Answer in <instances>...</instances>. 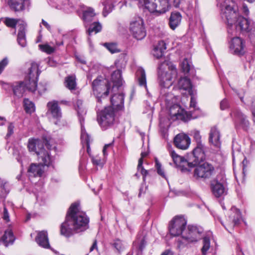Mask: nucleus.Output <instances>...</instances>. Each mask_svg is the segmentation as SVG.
Returning a JSON list of instances; mask_svg holds the SVG:
<instances>
[{
	"instance_id": "0eeeda50",
	"label": "nucleus",
	"mask_w": 255,
	"mask_h": 255,
	"mask_svg": "<svg viewBox=\"0 0 255 255\" xmlns=\"http://www.w3.org/2000/svg\"><path fill=\"white\" fill-rule=\"evenodd\" d=\"M102 106H96L97 121L101 128L106 130L114 124L115 120V109L112 106H108L100 110Z\"/></svg>"
},
{
	"instance_id": "423d86ee",
	"label": "nucleus",
	"mask_w": 255,
	"mask_h": 255,
	"mask_svg": "<svg viewBox=\"0 0 255 255\" xmlns=\"http://www.w3.org/2000/svg\"><path fill=\"white\" fill-rule=\"evenodd\" d=\"M158 78L160 86L168 88L173 83V76H176L177 71L174 66L168 65L166 60L161 63L158 67Z\"/></svg>"
},
{
	"instance_id": "b1692460",
	"label": "nucleus",
	"mask_w": 255,
	"mask_h": 255,
	"mask_svg": "<svg viewBox=\"0 0 255 255\" xmlns=\"http://www.w3.org/2000/svg\"><path fill=\"white\" fill-rule=\"evenodd\" d=\"M14 96L18 98H21L25 91L26 87L23 82H16L11 85Z\"/></svg>"
},
{
	"instance_id": "4c0bfd02",
	"label": "nucleus",
	"mask_w": 255,
	"mask_h": 255,
	"mask_svg": "<svg viewBox=\"0 0 255 255\" xmlns=\"http://www.w3.org/2000/svg\"><path fill=\"white\" fill-rule=\"evenodd\" d=\"M111 245L115 249V252L118 253L119 254H121L125 249V245L124 243L122 241L119 239L115 240Z\"/></svg>"
},
{
	"instance_id": "4468645a",
	"label": "nucleus",
	"mask_w": 255,
	"mask_h": 255,
	"mask_svg": "<svg viewBox=\"0 0 255 255\" xmlns=\"http://www.w3.org/2000/svg\"><path fill=\"white\" fill-rule=\"evenodd\" d=\"M241 219V214L240 211L237 208L233 207L231 208L230 215L229 216V220L224 224L221 222V224L225 227V228L228 230L229 229L233 228L236 225L240 223Z\"/></svg>"
},
{
	"instance_id": "c756f323",
	"label": "nucleus",
	"mask_w": 255,
	"mask_h": 255,
	"mask_svg": "<svg viewBox=\"0 0 255 255\" xmlns=\"http://www.w3.org/2000/svg\"><path fill=\"white\" fill-rule=\"evenodd\" d=\"M183 111L181 107L177 104L171 106L169 110V114L172 118L175 117L176 119L182 118Z\"/></svg>"
},
{
	"instance_id": "cd10ccee",
	"label": "nucleus",
	"mask_w": 255,
	"mask_h": 255,
	"mask_svg": "<svg viewBox=\"0 0 255 255\" xmlns=\"http://www.w3.org/2000/svg\"><path fill=\"white\" fill-rule=\"evenodd\" d=\"M178 87L180 89L187 91L190 95H192V85L190 79L187 77L180 78L178 81Z\"/></svg>"
},
{
	"instance_id": "0e129e2a",
	"label": "nucleus",
	"mask_w": 255,
	"mask_h": 255,
	"mask_svg": "<svg viewBox=\"0 0 255 255\" xmlns=\"http://www.w3.org/2000/svg\"><path fill=\"white\" fill-rule=\"evenodd\" d=\"M196 102L193 96L191 97V100H190V107H192L195 108L196 106Z\"/></svg>"
},
{
	"instance_id": "58836bf2",
	"label": "nucleus",
	"mask_w": 255,
	"mask_h": 255,
	"mask_svg": "<svg viewBox=\"0 0 255 255\" xmlns=\"http://www.w3.org/2000/svg\"><path fill=\"white\" fill-rule=\"evenodd\" d=\"M7 182L0 178V198H4L9 192Z\"/></svg>"
},
{
	"instance_id": "09e8293b",
	"label": "nucleus",
	"mask_w": 255,
	"mask_h": 255,
	"mask_svg": "<svg viewBox=\"0 0 255 255\" xmlns=\"http://www.w3.org/2000/svg\"><path fill=\"white\" fill-rule=\"evenodd\" d=\"M39 47L42 51L48 54H51L54 51V48L48 44H40L39 45Z\"/></svg>"
},
{
	"instance_id": "4d7b16f0",
	"label": "nucleus",
	"mask_w": 255,
	"mask_h": 255,
	"mask_svg": "<svg viewBox=\"0 0 255 255\" xmlns=\"http://www.w3.org/2000/svg\"><path fill=\"white\" fill-rule=\"evenodd\" d=\"M92 162L94 165H101L102 162L100 158L98 156L93 157L92 159Z\"/></svg>"
},
{
	"instance_id": "f257e3e1",
	"label": "nucleus",
	"mask_w": 255,
	"mask_h": 255,
	"mask_svg": "<svg viewBox=\"0 0 255 255\" xmlns=\"http://www.w3.org/2000/svg\"><path fill=\"white\" fill-rule=\"evenodd\" d=\"M89 219L86 214L80 211L79 204H71L67 211L65 221L60 226V234L69 237L86 231L89 228Z\"/></svg>"
},
{
	"instance_id": "e2e57ef3",
	"label": "nucleus",
	"mask_w": 255,
	"mask_h": 255,
	"mask_svg": "<svg viewBox=\"0 0 255 255\" xmlns=\"http://www.w3.org/2000/svg\"><path fill=\"white\" fill-rule=\"evenodd\" d=\"M243 12L245 15L248 16L249 14V10L246 5H244L242 8Z\"/></svg>"
},
{
	"instance_id": "052dcab7",
	"label": "nucleus",
	"mask_w": 255,
	"mask_h": 255,
	"mask_svg": "<svg viewBox=\"0 0 255 255\" xmlns=\"http://www.w3.org/2000/svg\"><path fill=\"white\" fill-rule=\"evenodd\" d=\"M36 89L40 94H42L46 90V88L41 84H39L38 86H37Z\"/></svg>"
},
{
	"instance_id": "774afa93",
	"label": "nucleus",
	"mask_w": 255,
	"mask_h": 255,
	"mask_svg": "<svg viewBox=\"0 0 255 255\" xmlns=\"http://www.w3.org/2000/svg\"><path fill=\"white\" fill-rule=\"evenodd\" d=\"M42 23L43 24L44 26H45V27L49 30L50 29V25L44 20H42Z\"/></svg>"
},
{
	"instance_id": "37998d69",
	"label": "nucleus",
	"mask_w": 255,
	"mask_h": 255,
	"mask_svg": "<svg viewBox=\"0 0 255 255\" xmlns=\"http://www.w3.org/2000/svg\"><path fill=\"white\" fill-rule=\"evenodd\" d=\"M235 116L237 117L241 124L245 127H247L249 126V122L246 119V116L243 115L240 111H237L235 113Z\"/></svg>"
},
{
	"instance_id": "2eb2a0df",
	"label": "nucleus",
	"mask_w": 255,
	"mask_h": 255,
	"mask_svg": "<svg viewBox=\"0 0 255 255\" xmlns=\"http://www.w3.org/2000/svg\"><path fill=\"white\" fill-rule=\"evenodd\" d=\"M204 150L205 146L203 144H196V147L193 149L189 157V160L192 162L193 167L204 160L205 157Z\"/></svg>"
},
{
	"instance_id": "a878e982",
	"label": "nucleus",
	"mask_w": 255,
	"mask_h": 255,
	"mask_svg": "<svg viewBox=\"0 0 255 255\" xmlns=\"http://www.w3.org/2000/svg\"><path fill=\"white\" fill-rule=\"evenodd\" d=\"M181 15L179 12H173L171 13L169 24L170 27L174 30L180 24L181 20Z\"/></svg>"
},
{
	"instance_id": "a19ab883",
	"label": "nucleus",
	"mask_w": 255,
	"mask_h": 255,
	"mask_svg": "<svg viewBox=\"0 0 255 255\" xmlns=\"http://www.w3.org/2000/svg\"><path fill=\"white\" fill-rule=\"evenodd\" d=\"M101 29V24L99 22H95L90 25L89 28L87 30V32L88 33V34L90 35L93 32L97 33L100 32Z\"/></svg>"
},
{
	"instance_id": "f704fd0d",
	"label": "nucleus",
	"mask_w": 255,
	"mask_h": 255,
	"mask_svg": "<svg viewBox=\"0 0 255 255\" xmlns=\"http://www.w3.org/2000/svg\"><path fill=\"white\" fill-rule=\"evenodd\" d=\"M112 80L116 86L120 87L122 85L123 79L121 70L118 69L113 73L112 74Z\"/></svg>"
},
{
	"instance_id": "39448f33",
	"label": "nucleus",
	"mask_w": 255,
	"mask_h": 255,
	"mask_svg": "<svg viewBox=\"0 0 255 255\" xmlns=\"http://www.w3.org/2000/svg\"><path fill=\"white\" fill-rule=\"evenodd\" d=\"M92 88L93 93L97 98V107L106 104L108 101L110 89L108 82L102 77H98L93 81Z\"/></svg>"
},
{
	"instance_id": "a211bd4d",
	"label": "nucleus",
	"mask_w": 255,
	"mask_h": 255,
	"mask_svg": "<svg viewBox=\"0 0 255 255\" xmlns=\"http://www.w3.org/2000/svg\"><path fill=\"white\" fill-rule=\"evenodd\" d=\"M38 67V65L36 63L32 62L29 68L27 77L32 79V83L33 84L32 87L29 88L31 90H34L36 87V81L40 74Z\"/></svg>"
},
{
	"instance_id": "680f3d73",
	"label": "nucleus",
	"mask_w": 255,
	"mask_h": 255,
	"mask_svg": "<svg viewBox=\"0 0 255 255\" xmlns=\"http://www.w3.org/2000/svg\"><path fill=\"white\" fill-rule=\"evenodd\" d=\"M146 243L144 239H142L140 242V245L139 246L138 249L141 252L143 249L144 248L145 246Z\"/></svg>"
},
{
	"instance_id": "20e7f679",
	"label": "nucleus",
	"mask_w": 255,
	"mask_h": 255,
	"mask_svg": "<svg viewBox=\"0 0 255 255\" xmlns=\"http://www.w3.org/2000/svg\"><path fill=\"white\" fill-rule=\"evenodd\" d=\"M203 232L201 227L189 225L183 232L181 239L178 241V247H188L191 244L196 243L202 238Z\"/></svg>"
},
{
	"instance_id": "1a4fd4ad",
	"label": "nucleus",
	"mask_w": 255,
	"mask_h": 255,
	"mask_svg": "<svg viewBox=\"0 0 255 255\" xmlns=\"http://www.w3.org/2000/svg\"><path fill=\"white\" fill-rule=\"evenodd\" d=\"M129 31L137 40L143 39L146 33L143 19L140 17H134L130 22Z\"/></svg>"
},
{
	"instance_id": "f3484780",
	"label": "nucleus",
	"mask_w": 255,
	"mask_h": 255,
	"mask_svg": "<svg viewBox=\"0 0 255 255\" xmlns=\"http://www.w3.org/2000/svg\"><path fill=\"white\" fill-rule=\"evenodd\" d=\"M47 114H50L52 117L57 120L62 117L61 109L58 106V102L56 101L49 102L47 104Z\"/></svg>"
},
{
	"instance_id": "7ed1b4c3",
	"label": "nucleus",
	"mask_w": 255,
	"mask_h": 255,
	"mask_svg": "<svg viewBox=\"0 0 255 255\" xmlns=\"http://www.w3.org/2000/svg\"><path fill=\"white\" fill-rule=\"evenodd\" d=\"M44 143L48 149H51L52 146L47 140L41 141L38 139H29L28 143V148L30 151L35 152L38 157V160L47 166L52 162V158L50 155L49 152L44 148Z\"/></svg>"
},
{
	"instance_id": "603ef678",
	"label": "nucleus",
	"mask_w": 255,
	"mask_h": 255,
	"mask_svg": "<svg viewBox=\"0 0 255 255\" xmlns=\"http://www.w3.org/2000/svg\"><path fill=\"white\" fill-rule=\"evenodd\" d=\"M14 125L10 123L7 128V133L6 135V138H8L13 133Z\"/></svg>"
},
{
	"instance_id": "8fccbe9b",
	"label": "nucleus",
	"mask_w": 255,
	"mask_h": 255,
	"mask_svg": "<svg viewBox=\"0 0 255 255\" xmlns=\"http://www.w3.org/2000/svg\"><path fill=\"white\" fill-rule=\"evenodd\" d=\"M155 167L158 174L165 178V175L163 169L162 168V165L157 159H155Z\"/></svg>"
},
{
	"instance_id": "bb28decb",
	"label": "nucleus",
	"mask_w": 255,
	"mask_h": 255,
	"mask_svg": "<svg viewBox=\"0 0 255 255\" xmlns=\"http://www.w3.org/2000/svg\"><path fill=\"white\" fill-rule=\"evenodd\" d=\"M166 49V43L164 41H160L153 50V56L157 59L161 58L163 55L164 50Z\"/></svg>"
},
{
	"instance_id": "5fc2aeb1",
	"label": "nucleus",
	"mask_w": 255,
	"mask_h": 255,
	"mask_svg": "<svg viewBox=\"0 0 255 255\" xmlns=\"http://www.w3.org/2000/svg\"><path fill=\"white\" fill-rule=\"evenodd\" d=\"M8 61L7 58H4L0 62V74L3 71L4 68L7 65Z\"/></svg>"
},
{
	"instance_id": "69168bd1",
	"label": "nucleus",
	"mask_w": 255,
	"mask_h": 255,
	"mask_svg": "<svg viewBox=\"0 0 255 255\" xmlns=\"http://www.w3.org/2000/svg\"><path fill=\"white\" fill-rule=\"evenodd\" d=\"M94 249H98L97 248V242L96 240H95L92 247L90 248V252H92Z\"/></svg>"
},
{
	"instance_id": "6ab92c4d",
	"label": "nucleus",
	"mask_w": 255,
	"mask_h": 255,
	"mask_svg": "<svg viewBox=\"0 0 255 255\" xmlns=\"http://www.w3.org/2000/svg\"><path fill=\"white\" fill-rule=\"evenodd\" d=\"M40 163L38 164L32 163L28 168V172L30 176L41 177L44 173V166L41 160H39Z\"/></svg>"
},
{
	"instance_id": "864d4df0",
	"label": "nucleus",
	"mask_w": 255,
	"mask_h": 255,
	"mask_svg": "<svg viewBox=\"0 0 255 255\" xmlns=\"http://www.w3.org/2000/svg\"><path fill=\"white\" fill-rule=\"evenodd\" d=\"M185 0H174L173 4L176 8H182Z\"/></svg>"
},
{
	"instance_id": "72a5a7b5",
	"label": "nucleus",
	"mask_w": 255,
	"mask_h": 255,
	"mask_svg": "<svg viewBox=\"0 0 255 255\" xmlns=\"http://www.w3.org/2000/svg\"><path fill=\"white\" fill-rule=\"evenodd\" d=\"M96 15L94 10L92 7H88L83 12V20L84 22L88 23L92 20L93 18Z\"/></svg>"
},
{
	"instance_id": "e433bc0d",
	"label": "nucleus",
	"mask_w": 255,
	"mask_h": 255,
	"mask_svg": "<svg viewBox=\"0 0 255 255\" xmlns=\"http://www.w3.org/2000/svg\"><path fill=\"white\" fill-rule=\"evenodd\" d=\"M65 85L70 90H75L76 86V77L75 76L67 77L65 80Z\"/></svg>"
},
{
	"instance_id": "dca6fc26",
	"label": "nucleus",
	"mask_w": 255,
	"mask_h": 255,
	"mask_svg": "<svg viewBox=\"0 0 255 255\" xmlns=\"http://www.w3.org/2000/svg\"><path fill=\"white\" fill-rule=\"evenodd\" d=\"M174 143L177 148L185 150L189 147L191 143V139L188 135L184 133H180L175 136Z\"/></svg>"
},
{
	"instance_id": "393cba45",
	"label": "nucleus",
	"mask_w": 255,
	"mask_h": 255,
	"mask_svg": "<svg viewBox=\"0 0 255 255\" xmlns=\"http://www.w3.org/2000/svg\"><path fill=\"white\" fill-rule=\"evenodd\" d=\"M29 0H8V4L10 8L15 11H20L24 9V4Z\"/></svg>"
},
{
	"instance_id": "ddd939ff",
	"label": "nucleus",
	"mask_w": 255,
	"mask_h": 255,
	"mask_svg": "<svg viewBox=\"0 0 255 255\" xmlns=\"http://www.w3.org/2000/svg\"><path fill=\"white\" fill-rule=\"evenodd\" d=\"M245 47V41L239 37L232 38L230 42V51L234 55H243L246 52Z\"/></svg>"
},
{
	"instance_id": "c9c22d12",
	"label": "nucleus",
	"mask_w": 255,
	"mask_h": 255,
	"mask_svg": "<svg viewBox=\"0 0 255 255\" xmlns=\"http://www.w3.org/2000/svg\"><path fill=\"white\" fill-rule=\"evenodd\" d=\"M102 3L104 5L103 14L105 17L112 11L114 5L112 0H102Z\"/></svg>"
},
{
	"instance_id": "49530a36",
	"label": "nucleus",
	"mask_w": 255,
	"mask_h": 255,
	"mask_svg": "<svg viewBox=\"0 0 255 255\" xmlns=\"http://www.w3.org/2000/svg\"><path fill=\"white\" fill-rule=\"evenodd\" d=\"M142 164L143 160L142 159V158H139L138 160L137 169L138 171L140 172V173L143 175V178L144 180L145 177L147 174L148 172L147 170L144 169L143 167L142 166Z\"/></svg>"
},
{
	"instance_id": "2f4dec72",
	"label": "nucleus",
	"mask_w": 255,
	"mask_h": 255,
	"mask_svg": "<svg viewBox=\"0 0 255 255\" xmlns=\"http://www.w3.org/2000/svg\"><path fill=\"white\" fill-rule=\"evenodd\" d=\"M77 105V111L78 113V116L79 117V122L80 124L83 125V123L84 121V116L86 114V111L85 108L83 106L82 101L80 100H78L76 102Z\"/></svg>"
},
{
	"instance_id": "79ce46f5",
	"label": "nucleus",
	"mask_w": 255,
	"mask_h": 255,
	"mask_svg": "<svg viewBox=\"0 0 255 255\" xmlns=\"http://www.w3.org/2000/svg\"><path fill=\"white\" fill-rule=\"evenodd\" d=\"M210 248V240L209 237H205L203 239V247L201 252L203 255H206Z\"/></svg>"
},
{
	"instance_id": "a18cd8bd",
	"label": "nucleus",
	"mask_w": 255,
	"mask_h": 255,
	"mask_svg": "<svg viewBox=\"0 0 255 255\" xmlns=\"http://www.w3.org/2000/svg\"><path fill=\"white\" fill-rule=\"evenodd\" d=\"M191 135H192L194 140L196 142V144H202L201 140V136L200 131L197 130H193L191 131Z\"/></svg>"
},
{
	"instance_id": "ea45409f",
	"label": "nucleus",
	"mask_w": 255,
	"mask_h": 255,
	"mask_svg": "<svg viewBox=\"0 0 255 255\" xmlns=\"http://www.w3.org/2000/svg\"><path fill=\"white\" fill-rule=\"evenodd\" d=\"M23 106L25 112L28 114H31L35 111L34 104L27 99H24Z\"/></svg>"
},
{
	"instance_id": "338daca9",
	"label": "nucleus",
	"mask_w": 255,
	"mask_h": 255,
	"mask_svg": "<svg viewBox=\"0 0 255 255\" xmlns=\"http://www.w3.org/2000/svg\"><path fill=\"white\" fill-rule=\"evenodd\" d=\"M251 108L252 109V111H255V98H253L252 100V103L251 104Z\"/></svg>"
},
{
	"instance_id": "9d476101",
	"label": "nucleus",
	"mask_w": 255,
	"mask_h": 255,
	"mask_svg": "<svg viewBox=\"0 0 255 255\" xmlns=\"http://www.w3.org/2000/svg\"><path fill=\"white\" fill-rule=\"evenodd\" d=\"M215 173L214 167L208 162H204L196 166L194 170L193 177L197 179L210 178Z\"/></svg>"
},
{
	"instance_id": "f8f14e48",
	"label": "nucleus",
	"mask_w": 255,
	"mask_h": 255,
	"mask_svg": "<svg viewBox=\"0 0 255 255\" xmlns=\"http://www.w3.org/2000/svg\"><path fill=\"white\" fill-rule=\"evenodd\" d=\"M186 224L187 222L183 217L178 216L175 217L169 225L170 234L173 236H177L180 235L182 236L183 232L186 229Z\"/></svg>"
},
{
	"instance_id": "9b49d317",
	"label": "nucleus",
	"mask_w": 255,
	"mask_h": 255,
	"mask_svg": "<svg viewBox=\"0 0 255 255\" xmlns=\"http://www.w3.org/2000/svg\"><path fill=\"white\" fill-rule=\"evenodd\" d=\"M168 150L176 167L178 168L182 172L190 171V169L193 167L192 162H191L189 159L187 160L183 157L177 154L171 146L168 147Z\"/></svg>"
},
{
	"instance_id": "473e14b6",
	"label": "nucleus",
	"mask_w": 255,
	"mask_h": 255,
	"mask_svg": "<svg viewBox=\"0 0 255 255\" xmlns=\"http://www.w3.org/2000/svg\"><path fill=\"white\" fill-rule=\"evenodd\" d=\"M81 142L84 145V144L87 146V151L89 152L90 149V138L89 134L86 132L85 128L83 125H81Z\"/></svg>"
},
{
	"instance_id": "412c9836",
	"label": "nucleus",
	"mask_w": 255,
	"mask_h": 255,
	"mask_svg": "<svg viewBox=\"0 0 255 255\" xmlns=\"http://www.w3.org/2000/svg\"><path fill=\"white\" fill-rule=\"evenodd\" d=\"M112 107L117 110H122L124 104V96L123 94L113 95L110 99Z\"/></svg>"
},
{
	"instance_id": "de8ad7c7",
	"label": "nucleus",
	"mask_w": 255,
	"mask_h": 255,
	"mask_svg": "<svg viewBox=\"0 0 255 255\" xmlns=\"http://www.w3.org/2000/svg\"><path fill=\"white\" fill-rule=\"evenodd\" d=\"M181 66L183 71L185 73H187L189 72L190 70V65L186 58L183 60L181 64Z\"/></svg>"
},
{
	"instance_id": "7c9ffc66",
	"label": "nucleus",
	"mask_w": 255,
	"mask_h": 255,
	"mask_svg": "<svg viewBox=\"0 0 255 255\" xmlns=\"http://www.w3.org/2000/svg\"><path fill=\"white\" fill-rule=\"evenodd\" d=\"M136 77L139 85L146 89V74L144 70L142 68H139L136 72Z\"/></svg>"
},
{
	"instance_id": "5701e85b",
	"label": "nucleus",
	"mask_w": 255,
	"mask_h": 255,
	"mask_svg": "<svg viewBox=\"0 0 255 255\" xmlns=\"http://www.w3.org/2000/svg\"><path fill=\"white\" fill-rule=\"evenodd\" d=\"M211 188L213 194L217 197L223 195L226 191L224 184L217 180L212 181Z\"/></svg>"
},
{
	"instance_id": "4be33fe9",
	"label": "nucleus",
	"mask_w": 255,
	"mask_h": 255,
	"mask_svg": "<svg viewBox=\"0 0 255 255\" xmlns=\"http://www.w3.org/2000/svg\"><path fill=\"white\" fill-rule=\"evenodd\" d=\"M35 240L39 246L45 249L50 248L47 231H42L39 232Z\"/></svg>"
},
{
	"instance_id": "6e6552de",
	"label": "nucleus",
	"mask_w": 255,
	"mask_h": 255,
	"mask_svg": "<svg viewBox=\"0 0 255 255\" xmlns=\"http://www.w3.org/2000/svg\"><path fill=\"white\" fill-rule=\"evenodd\" d=\"M3 23L8 27L15 28L16 24H18V31L17 34V41L19 45L22 47L26 46V40L25 36V28L26 24L23 21L14 18L5 17L4 18Z\"/></svg>"
},
{
	"instance_id": "f03ea898",
	"label": "nucleus",
	"mask_w": 255,
	"mask_h": 255,
	"mask_svg": "<svg viewBox=\"0 0 255 255\" xmlns=\"http://www.w3.org/2000/svg\"><path fill=\"white\" fill-rule=\"evenodd\" d=\"M221 10L222 16L226 19L228 26L234 27L238 31L247 32L251 29L250 20L239 14L238 5L233 0H224Z\"/></svg>"
},
{
	"instance_id": "c85d7f7f",
	"label": "nucleus",
	"mask_w": 255,
	"mask_h": 255,
	"mask_svg": "<svg viewBox=\"0 0 255 255\" xmlns=\"http://www.w3.org/2000/svg\"><path fill=\"white\" fill-rule=\"evenodd\" d=\"M14 240L12 232L10 229L6 230L4 234L0 240L5 247H7L9 244H12Z\"/></svg>"
},
{
	"instance_id": "13d9d810",
	"label": "nucleus",
	"mask_w": 255,
	"mask_h": 255,
	"mask_svg": "<svg viewBox=\"0 0 255 255\" xmlns=\"http://www.w3.org/2000/svg\"><path fill=\"white\" fill-rule=\"evenodd\" d=\"M3 218L6 222H8L9 221L8 211H7V210L6 209L5 207L4 208V210H3Z\"/></svg>"
},
{
	"instance_id": "3c124183",
	"label": "nucleus",
	"mask_w": 255,
	"mask_h": 255,
	"mask_svg": "<svg viewBox=\"0 0 255 255\" xmlns=\"http://www.w3.org/2000/svg\"><path fill=\"white\" fill-rule=\"evenodd\" d=\"M37 80L36 81V82ZM24 85L26 87V90H28L31 92H34L36 90L37 86L35 88L34 90H31L29 88L32 87L33 86V84L32 83V79H30L29 77H27L25 80V82L24 83Z\"/></svg>"
},
{
	"instance_id": "c03bdc74",
	"label": "nucleus",
	"mask_w": 255,
	"mask_h": 255,
	"mask_svg": "<svg viewBox=\"0 0 255 255\" xmlns=\"http://www.w3.org/2000/svg\"><path fill=\"white\" fill-rule=\"evenodd\" d=\"M104 45L111 53H115L120 52V50L118 48L116 43H105Z\"/></svg>"
},
{
	"instance_id": "6e6d98bb",
	"label": "nucleus",
	"mask_w": 255,
	"mask_h": 255,
	"mask_svg": "<svg viewBox=\"0 0 255 255\" xmlns=\"http://www.w3.org/2000/svg\"><path fill=\"white\" fill-rule=\"evenodd\" d=\"M228 106V102L226 99L223 100L220 103V108L222 110L227 109Z\"/></svg>"
},
{
	"instance_id": "aec40b11",
	"label": "nucleus",
	"mask_w": 255,
	"mask_h": 255,
	"mask_svg": "<svg viewBox=\"0 0 255 255\" xmlns=\"http://www.w3.org/2000/svg\"><path fill=\"white\" fill-rule=\"evenodd\" d=\"M209 141L217 148H219L221 146L220 132L216 126L211 128L209 134Z\"/></svg>"
},
{
	"instance_id": "bf43d9fd",
	"label": "nucleus",
	"mask_w": 255,
	"mask_h": 255,
	"mask_svg": "<svg viewBox=\"0 0 255 255\" xmlns=\"http://www.w3.org/2000/svg\"><path fill=\"white\" fill-rule=\"evenodd\" d=\"M76 58L82 64H85L86 63L85 58L81 55H76Z\"/></svg>"
}]
</instances>
